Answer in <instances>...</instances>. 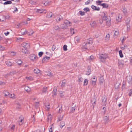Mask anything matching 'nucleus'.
<instances>
[{
  "mask_svg": "<svg viewBox=\"0 0 132 132\" xmlns=\"http://www.w3.org/2000/svg\"><path fill=\"white\" fill-rule=\"evenodd\" d=\"M99 56L100 60L103 63L105 62L106 59L108 58V55L105 53L100 54H99Z\"/></svg>",
  "mask_w": 132,
  "mask_h": 132,
  "instance_id": "nucleus-1",
  "label": "nucleus"
},
{
  "mask_svg": "<svg viewBox=\"0 0 132 132\" xmlns=\"http://www.w3.org/2000/svg\"><path fill=\"white\" fill-rule=\"evenodd\" d=\"M102 19L104 21L105 20L106 24L108 26H109L110 24V18H108L107 16H103L102 18Z\"/></svg>",
  "mask_w": 132,
  "mask_h": 132,
  "instance_id": "nucleus-2",
  "label": "nucleus"
},
{
  "mask_svg": "<svg viewBox=\"0 0 132 132\" xmlns=\"http://www.w3.org/2000/svg\"><path fill=\"white\" fill-rule=\"evenodd\" d=\"M90 39H91L90 38L89 39V40H88L87 42L85 43V45L84 46V47L86 49H87L88 47H89V44L92 43V41Z\"/></svg>",
  "mask_w": 132,
  "mask_h": 132,
  "instance_id": "nucleus-3",
  "label": "nucleus"
},
{
  "mask_svg": "<svg viewBox=\"0 0 132 132\" xmlns=\"http://www.w3.org/2000/svg\"><path fill=\"white\" fill-rule=\"evenodd\" d=\"M29 44L26 43H23L21 44V46L24 48L28 49L29 48Z\"/></svg>",
  "mask_w": 132,
  "mask_h": 132,
  "instance_id": "nucleus-4",
  "label": "nucleus"
},
{
  "mask_svg": "<svg viewBox=\"0 0 132 132\" xmlns=\"http://www.w3.org/2000/svg\"><path fill=\"white\" fill-rule=\"evenodd\" d=\"M30 58L31 60L36 61L37 59V57L35 55L32 54L30 55Z\"/></svg>",
  "mask_w": 132,
  "mask_h": 132,
  "instance_id": "nucleus-5",
  "label": "nucleus"
},
{
  "mask_svg": "<svg viewBox=\"0 0 132 132\" xmlns=\"http://www.w3.org/2000/svg\"><path fill=\"white\" fill-rule=\"evenodd\" d=\"M36 12L38 13H41L43 12L46 13V10L45 9L43 10L42 9H37Z\"/></svg>",
  "mask_w": 132,
  "mask_h": 132,
  "instance_id": "nucleus-6",
  "label": "nucleus"
},
{
  "mask_svg": "<svg viewBox=\"0 0 132 132\" xmlns=\"http://www.w3.org/2000/svg\"><path fill=\"white\" fill-rule=\"evenodd\" d=\"M91 7L94 10L98 11L100 10V8L99 7H96L93 5H92L91 6Z\"/></svg>",
  "mask_w": 132,
  "mask_h": 132,
  "instance_id": "nucleus-7",
  "label": "nucleus"
},
{
  "mask_svg": "<svg viewBox=\"0 0 132 132\" xmlns=\"http://www.w3.org/2000/svg\"><path fill=\"white\" fill-rule=\"evenodd\" d=\"M127 80L128 83L130 84L131 83V77L130 76L127 77Z\"/></svg>",
  "mask_w": 132,
  "mask_h": 132,
  "instance_id": "nucleus-8",
  "label": "nucleus"
},
{
  "mask_svg": "<svg viewBox=\"0 0 132 132\" xmlns=\"http://www.w3.org/2000/svg\"><path fill=\"white\" fill-rule=\"evenodd\" d=\"M104 120L105 123H108L109 121L108 117L107 116L104 117Z\"/></svg>",
  "mask_w": 132,
  "mask_h": 132,
  "instance_id": "nucleus-9",
  "label": "nucleus"
},
{
  "mask_svg": "<svg viewBox=\"0 0 132 132\" xmlns=\"http://www.w3.org/2000/svg\"><path fill=\"white\" fill-rule=\"evenodd\" d=\"M91 70L90 68L88 66L87 68L86 74L87 75H89L90 73Z\"/></svg>",
  "mask_w": 132,
  "mask_h": 132,
  "instance_id": "nucleus-10",
  "label": "nucleus"
},
{
  "mask_svg": "<svg viewBox=\"0 0 132 132\" xmlns=\"http://www.w3.org/2000/svg\"><path fill=\"white\" fill-rule=\"evenodd\" d=\"M50 59V57L46 56L44 57L42 60V62H44L45 61H47L48 60H49Z\"/></svg>",
  "mask_w": 132,
  "mask_h": 132,
  "instance_id": "nucleus-11",
  "label": "nucleus"
},
{
  "mask_svg": "<svg viewBox=\"0 0 132 132\" xmlns=\"http://www.w3.org/2000/svg\"><path fill=\"white\" fill-rule=\"evenodd\" d=\"M106 98L105 97H103L102 99V102L104 105H106Z\"/></svg>",
  "mask_w": 132,
  "mask_h": 132,
  "instance_id": "nucleus-12",
  "label": "nucleus"
},
{
  "mask_svg": "<svg viewBox=\"0 0 132 132\" xmlns=\"http://www.w3.org/2000/svg\"><path fill=\"white\" fill-rule=\"evenodd\" d=\"M27 31L25 29H22L21 30V34L23 35L27 33Z\"/></svg>",
  "mask_w": 132,
  "mask_h": 132,
  "instance_id": "nucleus-13",
  "label": "nucleus"
},
{
  "mask_svg": "<svg viewBox=\"0 0 132 132\" xmlns=\"http://www.w3.org/2000/svg\"><path fill=\"white\" fill-rule=\"evenodd\" d=\"M42 3L45 6H47L49 5L50 3L47 0L43 1Z\"/></svg>",
  "mask_w": 132,
  "mask_h": 132,
  "instance_id": "nucleus-14",
  "label": "nucleus"
},
{
  "mask_svg": "<svg viewBox=\"0 0 132 132\" xmlns=\"http://www.w3.org/2000/svg\"><path fill=\"white\" fill-rule=\"evenodd\" d=\"M28 49L22 48L21 50V52L24 53H26L27 52Z\"/></svg>",
  "mask_w": 132,
  "mask_h": 132,
  "instance_id": "nucleus-15",
  "label": "nucleus"
},
{
  "mask_svg": "<svg viewBox=\"0 0 132 132\" xmlns=\"http://www.w3.org/2000/svg\"><path fill=\"white\" fill-rule=\"evenodd\" d=\"M64 24H66V25L68 26H70V22L68 20H66L64 21Z\"/></svg>",
  "mask_w": 132,
  "mask_h": 132,
  "instance_id": "nucleus-16",
  "label": "nucleus"
},
{
  "mask_svg": "<svg viewBox=\"0 0 132 132\" xmlns=\"http://www.w3.org/2000/svg\"><path fill=\"white\" fill-rule=\"evenodd\" d=\"M6 64L8 66H11L12 63L9 61H7L5 62Z\"/></svg>",
  "mask_w": 132,
  "mask_h": 132,
  "instance_id": "nucleus-17",
  "label": "nucleus"
},
{
  "mask_svg": "<svg viewBox=\"0 0 132 132\" xmlns=\"http://www.w3.org/2000/svg\"><path fill=\"white\" fill-rule=\"evenodd\" d=\"M63 115H60V116H59L58 117V119H57V121H60L63 120Z\"/></svg>",
  "mask_w": 132,
  "mask_h": 132,
  "instance_id": "nucleus-18",
  "label": "nucleus"
},
{
  "mask_svg": "<svg viewBox=\"0 0 132 132\" xmlns=\"http://www.w3.org/2000/svg\"><path fill=\"white\" fill-rule=\"evenodd\" d=\"M72 107L71 108V111H75L76 108V105H74V103H72Z\"/></svg>",
  "mask_w": 132,
  "mask_h": 132,
  "instance_id": "nucleus-19",
  "label": "nucleus"
},
{
  "mask_svg": "<svg viewBox=\"0 0 132 132\" xmlns=\"http://www.w3.org/2000/svg\"><path fill=\"white\" fill-rule=\"evenodd\" d=\"M62 19V17L60 15H58L56 19V20L57 22H58L60 21Z\"/></svg>",
  "mask_w": 132,
  "mask_h": 132,
  "instance_id": "nucleus-20",
  "label": "nucleus"
},
{
  "mask_svg": "<svg viewBox=\"0 0 132 132\" xmlns=\"http://www.w3.org/2000/svg\"><path fill=\"white\" fill-rule=\"evenodd\" d=\"M52 13L51 12H49L47 13L46 15V16L48 18H50L52 16Z\"/></svg>",
  "mask_w": 132,
  "mask_h": 132,
  "instance_id": "nucleus-21",
  "label": "nucleus"
},
{
  "mask_svg": "<svg viewBox=\"0 0 132 132\" xmlns=\"http://www.w3.org/2000/svg\"><path fill=\"white\" fill-rule=\"evenodd\" d=\"M90 24L92 27H95L96 25V22L95 21H92L90 23Z\"/></svg>",
  "mask_w": 132,
  "mask_h": 132,
  "instance_id": "nucleus-22",
  "label": "nucleus"
},
{
  "mask_svg": "<svg viewBox=\"0 0 132 132\" xmlns=\"http://www.w3.org/2000/svg\"><path fill=\"white\" fill-rule=\"evenodd\" d=\"M65 125V123L64 122L62 121L60 122V126L61 128H62Z\"/></svg>",
  "mask_w": 132,
  "mask_h": 132,
  "instance_id": "nucleus-23",
  "label": "nucleus"
},
{
  "mask_svg": "<svg viewBox=\"0 0 132 132\" xmlns=\"http://www.w3.org/2000/svg\"><path fill=\"white\" fill-rule=\"evenodd\" d=\"M101 6H103L104 8H107L108 7V5L105 3L102 4Z\"/></svg>",
  "mask_w": 132,
  "mask_h": 132,
  "instance_id": "nucleus-24",
  "label": "nucleus"
},
{
  "mask_svg": "<svg viewBox=\"0 0 132 132\" xmlns=\"http://www.w3.org/2000/svg\"><path fill=\"white\" fill-rule=\"evenodd\" d=\"M120 39L121 40L122 44H123L124 41L126 39V38L125 37H123L122 38L121 37Z\"/></svg>",
  "mask_w": 132,
  "mask_h": 132,
  "instance_id": "nucleus-25",
  "label": "nucleus"
},
{
  "mask_svg": "<svg viewBox=\"0 0 132 132\" xmlns=\"http://www.w3.org/2000/svg\"><path fill=\"white\" fill-rule=\"evenodd\" d=\"M33 71L35 73H38L40 72V70L38 68H36Z\"/></svg>",
  "mask_w": 132,
  "mask_h": 132,
  "instance_id": "nucleus-26",
  "label": "nucleus"
},
{
  "mask_svg": "<svg viewBox=\"0 0 132 132\" xmlns=\"http://www.w3.org/2000/svg\"><path fill=\"white\" fill-rule=\"evenodd\" d=\"M6 18L5 16H3L0 17V21H3Z\"/></svg>",
  "mask_w": 132,
  "mask_h": 132,
  "instance_id": "nucleus-27",
  "label": "nucleus"
},
{
  "mask_svg": "<svg viewBox=\"0 0 132 132\" xmlns=\"http://www.w3.org/2000/svg\"><path fill=\"white\" fill-rule=\"evenodd\" d=\"M96 79H95V77H94L93 78V79L92 80V83L93 84H94L95 85L96 83Z\"/></svg>",
  "mask_w": 132,
  "mask_h": 132,
  "instance_id": "nucleus-28",
  "label": "nucleus"
},
{
  "mask_svg": "<svg viewBox=\"0 0 132 132\" xmlns=\"http://www.w3.org/2000/svg\"><path fill=\"white\" fill-rule=\"evenodd\" d=\"M92 105L93 106V108H94V106L95 105L96 103V101L95 100H94L92 101Z\"/></svg>",
  "mask_w": 132,
  "mask_h": 132,
  "instance_id": "nucleus-29",
  "label": "nucleus"
},
{
  "mask_svg": "<svg viewBox=\"0 0 132 132\" xmlns=\"http://www.w3.org/2000/svg\"><path fill=\"white\" fill-rule=\"evenodd\" d=\"M12 3V2L11 1H8L6 2H5L3 4L4 5H7L8 4H10Z\"/></svg>",
  "mask_w": 132,
  "mask_h": 132,
  "instance_id": "nucleus-30",
  "label": "nucleus"
},
{
  "mask_svg": "<svg viewBox=\"0 0 132 132\" xmlns=\"http://www.w3.org/2000/svg\"><path fill=\"white\" fill-rule=\"evenodd\" d=\"M110 36V35L109 33L106 34L105 37V40H108L109 39Z\"/></svg>",
  "mask_w": 132,
  "mask_h": 132,
  "instance_id": "nucleus-31",
  "label": "nucleus"
},
{
  "mask_svg": "<svg viewBox=\"0 0 132 132\" xmlns=\"http://www.w3.org/2000/svg\"><path fill=\"white\" fill-rule=\"evenodd\" d=\"M102 2V1H96V3L97 5H100L101 6V3Z\"/></svg>",
  "mask_w": 132,
  "mask_h": 132,
  "instance_id": "nucleus-32",
  "label": "nucleus"
},
{
  "mask_svg": "<svg viewBox=\"0 0 132 132\" xmlns=\"http://www.w3.org/2000/svg\"><path fill=\"white\" fill-rule=\"evenodd\" d=\"M119 33V31L118 30L115 31V32L113 35L114 37H115V36H117L118 35Z\"/></svg>",
  "mask_w": 132,
  "mask_h": 132,
  "instance_id": "nucleus-33",
  "label": "nucleus"
},
{
  "mask_svg": "<svg viewBox=\"0 0 132 132\" xmlns=\"http://www.w3.org/2000/svg\"><path fill=\"white\" fill-rule=\"evenodd\" d=\"M65 83H66V81L65 80H63L62 81V84L61 85V86L62 87H64L65 84Z\"/></svg>",
  "mask_w": 132,
  "mask_h": 132,
  "instance_id": "nucleus-34",
  "label": "nucleus"
},
{
  "mask_svg": "<svg viewBox=\"0 0 132 132\" xmlns=\"http://www.w3.org/2000/svg\"><path fill=\"white\" fill-rule=\"evenodd\" d=\"M4 93L5 96H9L10 93L7 91H5L4 92Z\"/></svg>",
  "mask_w": 132,
  "mask_h": 132,
  "instance_id": "nucleus-35",
  "label": "nucleus"
},
{
  "mask_svg": "<svg viewBox=\"0 0 132 132\" xmlns=\"http://www.w3.org/2000/svg\"><path fill=\"white\" fill-rule=\"evenodd\" d=\"M9 97L12 98H15V95L14 94H9Z\"/></svg>",
  "mask_w": 132,
  "mask_h": 132,
  "instance_id": "nucleus-36",
  "label": "nucleus"
},
{
  "mask_svg": "<svg viewBox=\"0 0 132 132\" xmlns=\"http://www.w3.org/2000/svg\"><path fill=\"white\" fill-rule=\"evenodd\" d=\"M56 91H57L56 87H55L53 89V91L54 95H56Z\"/></svg>",
  "mask_w": 132,
  "mask_h": 132,
  "instance_id": "nucleus-37",
  "label": "nucleus"
},
{
  "mask_svg": "<svg viewBox=\"0 0 132 132\" xmlns=\"http://www.w3.org/2000/svg\"><path fill=\"white\" fill-rule=\"evenodd\" d=\"M47 90V87H44L42 92V93H45Z\"/></svg>",
  "mask_w": 132,
  "mask_h": 132,
  "instance_id": "nucleus-38",
  "label": "nucleus"
},
{
  "mask_svg": "<svg viewBox=\"0 0 132 132\" xmlns=\"http://www.w3.org/2000/svg\"><path fill=\"white\" fill-rule=\"evenodd\" d=\"M22 24L21 23H18L16 25V27L17 28H18L19 27L22 26Z\"/></svg>",
  "mask_w": 132,
  "mask_h": 132,
  "instance_id": "nucleus-39",
  "label": "nucleus"
},
{
  "mask_svg": "<svg viewBox=\"0 0 132 132\" xmlns=\"http://www.w3.org/2000/svg\"><path fill=\"white\" fill-rule=\"evenodd\" d=\"M88 82V80L87 79H85L84 80V86L87 85V84Z\"/></svg>",
  "mask_w": 132,
  "mask_h": 132,
  "instance_id": "nucleus-40",
  "label": "nucleus"
},
{
  "mask_svg": "<svg viewBox=\"0 0 132 132\" xmlns=\"http://www.w3.org/2000/svg\"><path fill=\"white\" fill-rule=\"evenodd\" d=\"M127 19L126 20V25H128V24H129V23L130 18H127Z\"/></svg>",
  "mask_w": 132,
  "mask_h": 132,
  "instance_id": "nucleus-41",
  "label": "nucleus"
},
{
  "mask_svg": "<svg viewBox=\"0 0 132 132\" xmlns=\"http://www.w3.org/2000/svg\"><path fill=\"white\" fill-rule=\"evenodd\" d=\"M25 89L27 92H30L31 90L30 88L28 86L25 87Z\"/></svg>",
  "mask_w": 132,
  "mask_h": 132,
  "instance_id": "nucleus-42",
  "label": "nucleus"
},
{
  "mask_svg": "<svg viewBox=\"0 0 132 132\" xmlns=\"http://www.w3.org/2000/svg\"><path fill=\"white\" fill-rule=\"evenodd\" d=\"M119 56L120 57H123V55L122 51L121 50H120L119 51Z\"/></svg>",
  "mask_w": 132,
  "mask_h": 132,
  "instance_id": "nucleus-43",
  "label": "nucleus"
},
{
  "mask_svg": "<svg viewBox=\"0 0 132 132\" xmlns=\"http://www.w3.org/2000/svg\"><path fill=\"white\" fill-rule=\"evenodd\" d=\"M122 11L123 13L125 14H126L127 13V11L125 7H124Z\"/></svg>",
  "mask_w": 132,
  "mask_h": 132,
  "instance_id": "nucleus-44",
  "label": "nucleus"
},
{
  "mask_svg": "<svg viewBox=\"0 0 132 132\" xmlns=\"http://www.w3.org/2000/svg\"><path fill=\"white\" fill-rule=\"evenodd\" d=\"M75 40L77 41V42H79L80 40V37L78 36H76L75 38Z\"/></svg>",
  "mask_w": 132,
  "mask_h": 132,
  "instance_id": "nucleus-45",
  "label": "nucleus"
},
{
  "mask_svg": "<svg viewBox=\"0 0 132 132\" xmlns=\"http://www.w3.org/2000/svg\"><path fill=\"white\" fill-rule=\"evenodd\" d=\"M16 63L20 65L22 63V62L20 60H18L16 62Z\"/></svg>",
  "mask_w": 132,
  "mask_h": 132,
  "instance_id": "nucleus-46",
  "label": "nucleus"
},
{
  "mask_svg": "<svg viewBox=\"0 0 132 132\" xmlns=\"http://www.w3.org/2000/svg\"><path fill=\"white\" fill-rule=\"evenodd\" d=\"M54 28L56 30H59L60 29V28L57 26H54Z\"/></svg>",
  "mask_w": 132,
  "mask_h": 132,
  "instance_id": "nucleus-47",
  "label": "nucleus"
},
{
  "mask_svg": "<svg viewBox=\"0 0 132 132\" xmlns=\"http://www.w3.org/2000/svg\"><path fill=\"white\" fill-rule=\"evenodd\" d=\"M63 50L64 51H66L67 50V46L65 45H64L63 47Z\"/></svg>",
  "mask_w": 132,
  "mask_h": 132,
  "instance_id": "nucleus-48",
  "label": "nucleus"
},
{
  "mask_svg": "<svg viewBox=\"0 0 132 132\" xmlns=\"http://www.w3.org/2000/svg\"><path fill=\"white\" fill-rule=\"evenodd\" d=\"M94 59V57L92 55H91L90 57H89L88 59H87L88 60H89V61L92 60Z\"/></svg>",
  "mask_w": 132,
  "mask_h": 132,
  "instance_id": "nucleus-49",
  "label": "nucleus"
},
{
  "mask_svg": "<svg viewBox=\"0 0 132 132\" xmlns=\"http://www.w3.org/2000/svg\"><path fill=\"white\" fill-rule=\"evenodd\" d=\"M83 79L81 77H78V81L79 82H82L83 81Z\"/></svg>",
  "mask_w": 132,
  "mask_h": 132,
  "instance_id": "nucleus-50",
  "label": "nucleus"
},
{
  "mask_svg": "<svg viewBox=\"0 0 132 132\" xmlns=\"http://www.w3.org/2000/svg\"><path fill=\"white\" fill-rule=\"evenodd\" d=\"M53 124H52L51 126H50V128L49 129V132H53V130L52 129V126L53 125Z\"/></svg>",
  "mask_w": 132,
  "mask_h": 132,
  "instance_id": "nucleus-51",
  "label": "nucleus"
},
{
  "mask_svg": "<svg viewBox=\"0 0 132 132\" xmlns=\"http://www.w3.org/2000/svg\"><path fill=\"white\" fill-rule=\"evenodd\" d=\"M70 30L71 33V34H73L75 33V32L74 30V29L72 28H71L70 29Z\"/></svg>",
  "mask_w": 132,
  "mask_h": 132,
  "instance_id": "nucleus-52",
  "label": "nucleus"
},
{
  "mask_svg": "<svg viewBox=\"0 0 132 132\" xmlns=\"http://www.w3.org/2000/svg\"><path fill=\"white\" fill-rule=\"evenodd\" d=\"M80 14L81 15H84L85 14V13L83 12L82 11H80L79 12Z\"/></svg>",
  "mask_w": 132,
  "mask_h": 132,
  "instance_id": "nucleus-53",
  "label": "nucleus"
},
{
  "mask_svg": "<svg viewBox=\"0 0 132 132\" xmlns=\"http://www.w3.org/2000/svg\"><path fill=\"white\" fill-rule=\"evenodd\" d=\"M50 105L49 104H46L45 105V106L47 108L48 110H49L50 108Z\"/></svg>",
  "mask_w": 132,
  "mask_h": 132,
  "instance_id": "nucleus-54",
  "label": "nucleus"
},
{
  "mask_svg": "<svg viewBox=\"0 0 132 132\" xmlns=\"http://www.w3.org/2000/svg\"><path fill=\"white\" fill-rule=\"evenodd\" d=\"M117 21L119 22L121 21V18L119 16H118V17L116 18Z\"/></svg>",
  "mask_w": 132,
  "mask_h": 132,
  "instance_id": "nucleus-55",
  "label": "nucleus"
},
{
  "mask_svg": "<svg viewBox=\"0 0 132 132\" xmlns=\"http://www.w3.org/2000/svg\"><path fill=\"white\" fill-rule=\"evenodd\" d=\"M61 27L62 28H64L67 26H68L66 25V24H64V23L61 25Z\"/></svg>",
  "mask_w": 132,
  "mask_h": 132,
  "instance_id": "nucleus-56",
  "label": "nucleus"
},
{
  "mask_svg": "<svg viewBox=\"0 0 132 132\" xmlns=\"http://www.w3.org/2000/svg\"><path fill=\"white\" fill-rule=\"evenodd\" d=\"M84 10L86 11L87 12L89 11V9L88 7H85L84 9Z\"/></svg>",
  "mask_w": 132,
  "mask_h": 132,
  "instance_id": "nucleus-57",
  "label": "nucleus"
},
{
  "mask_svg": "<svg viewBox=\"0 0 132 132\" xmlns=\"http://www.w3.org/2000/svg\"><path fill=\"white\" fill-rule=\"evenodd\" d=\"M34 32L32 30H31L29 32V35H32Z\"/></svg>",
  "mask_w": 132,
  "mask_h": 132,
  "instance_id": "nucleus-58",
  "label": "nucleus"
},
{
  "mask_svg": "<svg viewBox=\"0 0 132 132\" xmlns=\"http://www.w3.org/2000/svg\"><path fill=\"white\" fill-rule=\"evenodd\" d=\"M15 71H12L9 73L10 75L12 76L15 74Z\"/></svg>",
  "mask_w": 132,
  "mask_h": 132,
  "instance_id": "nucleus-59",
  "label": "nucleus"
},
{
  "mask_svg": "<svg viewBox=\"0 0 132 132\" xmlns=\"http://www.w3.org/2000/svg\"><path fill=\"white\" fill-rule=\"evenodd\" d=\"M23 120H20L19 121V124L20 125H22V123H23Z\"/></svg>",
  "mask_w": 132,
  "mask_h": 132,
  "instance_id": "nucleus-60",
  "label": "nucleus"
},
{
  "mask_svg": "<svg viewBox=\"0 0 132 132\" xmlns=\"http://www.w3.org/2000/svg\"><path fill=\"white\" fill-rule=\"evenodd\" d=\"M127 47V45H125L123 46L120 47V48L122 50H124L125 49V47Z\"/></svg>",
  "mask_w": 132,
  "mask_h": 132,
  "instance_id": "nucleus-61",
  "label": "nucleus"
},
{
  "mask_svg": "<svg viewBox=\"0 0 132 132\" xmlns=\"http://www.w3.org/2000/svg\"><path fill=\"white\" fill-rule=\"evenodd\" d=\"M64 92H61V93H60V96L61 97H62L64 96V95L63 94V93Z\"/></svg>",
  "mask_w": 132,
  "mask_h": 132,
  "instance_id": "nucleus-62",
  "label": "nucleus"
},
{
  "mask_svg": "<svg viewBox=\"0 0 132 132\" xmlns=\"http://www.w3.org/2000/svg\"><path fill=\"white\" fill-rule=\"evenodd\" d=\"M46 72L47 73V75L48 76H51L52 75V73L51 72Z\"/></svg>",
  "mask_w": 132,
  "mask_h": 132,
  "instance_id": "nucleus-63",
  "label": "nucleus"
},
{
  "mask_svg": "<svg viewBox=\"0 0 132 132\" xmlns=\"http://www.w3.org/2000/svg\"><path fill=\"white\" fill-rule=\"evenodd\" d=\"M43 54V52H40L38 53V55L40 57H41L42 56Z\"/></svg>",
  "mask_w": 132,
  "mask_h": 132,
  "instance_id": "nucleus-64",
  "label": "nucleus"
}]
</instances>
